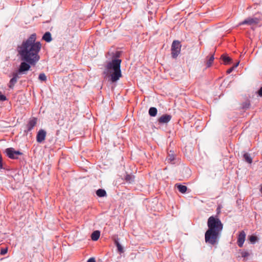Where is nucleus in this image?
<instances>
[{
    "label": "nucleus",
    "instance_id": "6ab92c4d",
    "mask_svg": "<svg viewBox=\"0 0 262 262\" xmlns=\"http://www.w3.org/2000/svg\"><path fill=\"white\" fill-rule=\"evenodd\" d=\"M221 58L222 59L225 64H229L231 62V58L229 56H227L225 55H222L221 56Z\"/></svg>",
    "mask_w": 262,
    "mask_h": 262
},
{
    "label": "nucleus",
    "instance_id": "9b49d317",
    "mask_svg": "<svg viewBox=\"0 0 262 262\" xmlns=\"http://www.w3.org/2000/svg\"><path fill=\"white\" fill-rule=\"evenodd\" d=\"M246 233L244 231L240 232L238 238H237V245L239 247H242L245 241Z\"/></svg>",
    "mask_w": 262,
    "mask_h": 262
},
{
    "label": "nucleus",
    "instance_id": "4be33fe9",
    "mask_svg": "<svg viewBox=\"0 0 262 262\" xmlns=\"http://www.w3.org/2000/svg\"><path fill=\"white\" fill-rule=\"evenodd\" d=\"M134 177L133 176L127 174L125 177V180L126 182H128L129 183H131L134 181Z\"/></svg>",
    "mask_w": 262,
    "mask_h": 262
},
{
    "label": "nucleus",
    "instance_id": "c756f323",
    "mask_svg": "<svg viewBox=\"0 0 262 262\" xmlns=\"http://www.w3.org/2000/svg\"><path fill=\"white\" fill-rule=\"evenodd\" d=\"M257 94L259 96L262 97V86L258 91Z\"/></svg>",
    "mask_w": 262,
    "mask_h": 262
},
{
    "label": "nucleus",
    "instance_id": "423d86ee",
    "mask_svg": "<svg viewBox=\"0 0 262 262\" xmlns=\"http://www.w3.org/2000/svg\"><path fill=\"white\" fill-rule=\"evenodd\" d=\"M5 152L8 157L11 159H17L23 154L19 150H15L14 148H6Z\"/></svg>",
    "mask_w": 262,
    "mask_h": 262
},
{
    "label": "nucleus",
    "instance_id": "473e14b6",
    "mask_svg": "<svg viewBox=\"0 0 262 262\" xmlns=\"http://www.w3.org/2000/svg\"><path fill=\"white\" fill-rule=\"evenodd\" d=\"M260 192H261V193H262V187H261V188H260Z\"/></svg>",
    "mask_w": 262,
    "mask_h": 262
},
{
    "label": "nucleus",
    "instance_id": "aec40b11",
    "mask_svg": "<svg viewBox=\"0 0 262 262\" xmlns=\"http://www.w3.org/2000/svg\"><path fill=\"white\" fill-rule=\"evenodd\" d=\"M214 55H212L209 57V58L208 59V61L206 62V65H207V68L210 67L212 65V62H213V61L214 60Z\"/></svg>",
    "mask_w": 262,
    "mask_h": 262
},
{
    "label": "nucleus",
    "instance_id": "5701e85b",
    "mask_svg": "<svg viewBox=\"0 0 262 262\" xmlns=\"http://www.w3.org/2000/svg\"><path fill=\"white\" fill-rule=\"evenodd\" d=\"M38 79L40 81H45L47 80V77L44 73H40L39 75Z\"/></svg>",
    "mask_w": 262,
    "mask_h": 262
},
{
    "label": "nucleus",
    "instance_id": "2f4dec72",
    "mask_svg": "<svg viewBox=\"0 0 262 262\" xmlns=\"http://www.w3.org/2000/svg\"><path fill=\"white\" fill-rule=\"evenodd\" d=\"M87 262H96V261L94 258H90V259H88Z\"/></svg>",
    "mask_w": 262,
    "mask_h": 262
},
{
    "label": "nucleus",
    "instance_id": "39448f33",
    "mask_svg": "<svg viewBox=\"0 0 262 262\" xmlns=\"http://www.w3.org/2000/svg\"><path fill=\"white\" fill-rule=\"evenodd\" d=\"M181 45L178 40H174L171 45V56L176 58L180 53Z\"/></svg>",
    "mask_w": 262,
    "mask_h": 262
},
{
    "label": "nucleus",
    "instance_id": "1a4fd4ad",
    "mask_svg": "<svg viewBox=\"0 0 262 262\" xmlns=\"http://www.w3.org/2000/svg\"><path fill=\"white\" fill-rule=\"evenodd\" d=\"M171 118L170 115L164 114L158 118V121L159 124H167L171 120Z\"/></svg>",
    "mask_w": 262,
    "mask_h": 262
},
{
    "label": "nucleus",
    "instance_id": "c85d7f7f",
    "mask_svg": "<svg viewBox=\"0 0 262 262\" xmlns=\"http://www.w3.org/2000/svg\"><path fill=\"white\" fill-rule=\"evenodd\" d=\"M249 254L248 252H243L242 253V257H248L249 256Z\"/></svg>",
    "mask_w": 262,
    "mask_h": 262
},
{
    "label": "nucleus",
    "instance_id": "4468645a",
    "mask_svg": "<svg viewBox=\"0 0 262 262\" xmlns=\"http://www.w3.org/2000/svg\"><path fill=\"white\" fill-rule=\"evenodd\" d=\"M100 231L96 230L94 231L91 235V238L94 241H96L100 237Z\"/></svg>",
    "mask_w": 262,
    "mask_h": 262
},
{
    "label": "nucleus",
    "instance_id": "ddd939ff",
    "mask_svg": "<svg viewBox=\"0 0 262 262\" xmlns=\"http://www.w3.org/2000/svg\"><path fill=\"white\" fill-rule=\"evenodd\" d=\"M42 38L43 40H45L48 42H50L52 39L51 34L49 32H46L43 35Z\"/></svg>",
    "mask_w": 262,
    "mask_h": 262
},
{
    "label": "nucleus",
    "instance_id": "20e7f679",
    "mask_svg": "<svg viewBox=\"0 0 262 262\" xmlns=\"http://www.w3.org/2000/svg\"><path fill=\"white\" fill-rule=\"evenodd\" d=\"M31 65V63L26 61H23V62L20 63L18 70L13 72L12 74V78L10 79L8 84L10 89H13L14 88L17 80L21 77V75L26 74L27 72L30 69Z\"/></svg>",
    "mask_w": 262,
    "mask_h": 262
},
{
    "label": "nucleus",
    "instance_id": "a878e982",
    "mask_svg": "<svg viewBox=\"0 0 262 262\" xmlns=\"http://www.w3.org/2000/svg\"><path fill=\"white\" fill-rule=\"evenodd\" d=\"M8 252V248H2L1 250V255H5Z\"/></svg>",
    "mask_w": 262,
    "mask_h": 262
},
{
    "label": "nucleus",
    "instance_id": "393cba45",
    "mask_svg": "<svg viewBox=\"0 0 262 262\" xmlns=\"http://www.w3.org/2000/svg\"><path fill=\"white\" fill-rule=\"evenodd\" d=\"M239 64V62H237L234 66H233L232 67L229 68V69L227 70V74H230V73H231L233 70L235 68H236L238 65Z\"/></svg>",
    "mask_w": 262,
    "mask_h": 262
},
{
    "label": "nucleus",
    "instance_id": "f03ea898",
    "mask_svg": "<svg viewBox=\"0 0 262 262\" xmlns=\"http://www.w3.org/2000/svg\"><path fill=\"white\" fill-rule=\"evenodd\" d=\"M208 229L205 233V242L211 245H214L218 242L223 226L217 217L211 216L207 222Z\"/></svg>",
    "mask_w": 262,
    "mask_h": 262
},
{
    "label": "nucleus",
    "instance_id": "f8f14e48",
    "mask_svg": "<svg viewBox=\"0 0 262 262\" xmlns=\"http://www.w3.org/2000/svg\"><path fill=\"white\" fill-rule=\"evenodd\" d=\"M243 157L246 162L248 163L249 164H251L252 163L253 158L251 157L250 154L247 152L244 153L243 155Z\"/></svg>",
    "mask_w": 262,
    "mask_h": 262
},
{
    "label": "nucleus",
    "instance_id": "0eeeda50",
    "mask_svg": "<svg viewBox=\"0 0 262 262\" xmlns=\"http://www.w3.org/2000/svg\"><path fill=\"white\" fill-rule=\"evenodd\" d=\"M37 122V118L36 117L31 118L28 122L26 126V129L24 130L25 133H28L31 131Z\"/></svg>",
    "mask_w": 262,
    "mask_h": 262
},
{
    "label": "nucleus",
    "instance_id": "f257e3e1",
    "mask_svg": "<svg viewBox=\"0 0 262 262\" xmlns=\"http://www.w3.org/2000/svg\"><path fill=\"white\" fill-rule=\"evenodd\" d=\"M36 34H32L17 47V51L21 60L28 62L32 66H35L40 59L39 52L41 45L39 41H36Z\"/></svg>",
    "mask_w": 262,
    "mask_h": 262
},
{
    "label": "nucleus",
    "instance_id": "7ed1b4c3",
    "mask_svg": "<svg viewBox=\"0 0 262 262\" xmlns=\"http://www.w3.org/2000/svg\"><path fill=\"white\" fill-rule=\"evenodd\" d=\"M121 62V59H115L106 64V71L104 73L110 75L111 80L113 82L118 81L122 76L120 69Z\"/></svg>",
    "mask_w": 262,
    "mask_h": 262
},
{
    "label": "nucleus",
    "instance_id": "6e6552de",
    "mask_svg": "<svg viewBox=\"0 0 262 262\" xmlns=\"http://www.w3.org/2000/svg\"><path fill=\"white\" fill-rule=\"evenodd\" d=\"M259 23V19L256 17H248L244 21L239 23V25H257Z\"/></svg>",
    "mask_w": 262,
    "mask_h": 262
},
{
    "label": "nucleus",
    "instance_id": "bb28decb",
    "mask_svg": "<svg viewBox=\"0 0 262 262\" xmlns=\"http://www.w3.org/2000/svg\"><path fill=\"white\" fill-rule=\"evenodd\" d=\"M6 100V97L0 92V101H4Z\"/></svg>",
    "mask_w": 262,
    "mask_h": 262
},
{
    "label": "nucleus",
    "instance_id": "dca6fc26",
    "mask_svg": "<svg viewBox=\"0 0 262 262\" xmlns=\"http://www.w3.org/2000/svg\"><path fill=\"white\" fill-rule=\"evenodd\" d=\"M149 115L151 117H155L157 114V109L155 107H151L149 109Z\"/></svg>",
    "mask_w": 262,
    "mask_h": 262
},
{
    "label": "nucleus",
    "instance_id": "a211bd4d",
    "mask_svg": "<svg viewBox=\"0 0 262 262\" xmlns=\"http://www.w3.org/2000/svg\"><path fill=\"white\" fill-rule=\"evenodd\" d=\"M96 194L99 197H104L106 195V192L104 189H99L96 191Z\"/></svg>",
    "mask_w": 262,
    "mask_h": 262
},
{
    "label": "nucleus",
    "instance_id": "9d476101",
    "mask_svg": "<svg viewBox=\"0 0 262 262\" xmlns=\"http://www.w3.org/2000/svg\"><path fill=\"white\" fill-rule=\"evenodd\" d=\"M46 132L43 129H40L37 134L36 140L39 143L42 142L46 138Z\"/></svg>",
    "mask_w": 262,
    "mask_h": 262
},
{
    "label": "nucleus",
    "instance_id": "2eb2a0df",
    "mask_svg": "<svg viewBox=\"0 0 262 262\" xmlns=\"http://www.w3.org/2000/svg\"><path fill=\"white\" fill-rule=\"evenodd\" d=\"M176 186L180 192L184 193L186 192L187 188L186 186L178 184H177Z\"/></svg>",
    "mask_w": 262,
    "mask_h": 262
},
{
    "label": "nucleus",
    "instance_id": "cd10ccee",
    "mask_svg": "<svg viewBox=\"0 0 262 262\" xmlns=\"http://www.w3.org/2000/svg\"><path fill=\"white\" fill-rule=\"evenodd\" d=\"M257 239V238L256 236H251L250 237V242H251L252 243H254L255 242Z\"/></svg>",
    "mask_w": 262,
    "mask_h": 262
},
{
    "label": "nucleus",
    "instance_id": "f3484780",
    "mask_svg": "<svg viewBox=\"0 0 262 262\" xmlns=\"http://www.w3.org/2000/svg\"><path fill=\"white\" fill-rule=\"evenodd\" d=\"M174 159V155L173 154V151H172V150H170L168 152V156L166 158V160L168 162H171L172 161H173Z\"/></svg>",
    "mask_w": 262,
    "mask_h": 262
},
{
    "label": "nucleus",
    "instance_id": "412c9836",
    "mask_svg": "<svg viewBox=\"0 0 262 262\" xmlns=\"http://www.w3.org/2000/svg\"><path fill=\"white\" fill-rule=\"evenodd\" d=\"M116 243V246L117 247V250L118 251L120 252V253H123L124 252L123 251V247H122V246L117 241H116L115 242Z\"/></svg>",
    "mask_w": 262,
    "mask_h": 262
},
{
    "label": "nucleus",
    "instance_id": "7c9ffc66",
    "mask_svg": "<svg viewBox=\"0 0 262 262\" xmlns=\"http://www.w3.org/2000/svg\"><path fill=\"white\" fill-rule=\"evenodd\" d=\"M2 168H3V165H2V156H1V155L0 154V169H1Z\"/></svg>",
    "mask_w": 262,
    "mask_h": 262
},
{
    "label": "nucleus",
    "instance_id": "b1692460",
    "mask_svg": "<svg viewBox=\"0 0 262 262\" xmlns=\"http://www.w3.org/2000/svg\"><path fill=\"white\" fill-rule=\"evenodd\" d=\"M250 103L249 101H246L242 104V108L244 109H248L250 107Z\"/></svg>",
    "mask_w": 262,
    "mask_h": 262
}]
</instances>
